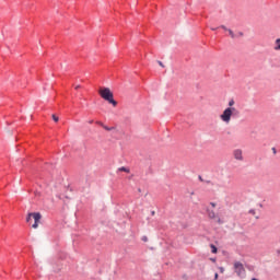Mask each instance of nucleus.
I'll return each mask as SVG.
<instances>
[{"instance_id": "11", "label": "nucleus", "mask_w": 280, "mask_h": 280, "mask_svg": "<svg viewBox=\"0 0 280 280\" xmlns=\"http://www.w3.org/2000/svg\"><path fill=\"white\" fill-rule=\"evenodd\" d=\"M211 248V253L215 254L218 253V247H215V245H210Z\"/></svg>"}, {"instance_id": "17", "label": "nucleus", "mask_w": 280, "mask_h": 280, "mask_svg": "<svg viewBox=\"0 0 280 280\" xmlns=\"http://www.w3.org/2000/svg\"><path fill=\"white\" fill-rule=\"evenodd\" d=\"M75 91H78V89H82V86L81 85H75Z\"/></svg>"}, {"instance_id": "16", "label": "nucleus", "mask_w": 280, "mask_h": 280, "mask_svg": "<svg viewBox=\"0 0 280 280\" xmlns=\"http://www.w3.org/2000/svg\"><path fill=\"white\" fill-rule=\"evenodd\" d=\"M158 65H160L162 68H165V65H163L161 61H158Z\"/></svg>"}, {"instance_id": "1", "label": "nucleus", "mask_w": 280, "mask_h": 280, "mask_svg": "<svg viewBox=\"0 0 280 280\" xmlns=\"http://www.w3.org/2000/svg\"><path fill=\"white\" fill-rule=\"evenodd\" d=\"M233 106H235V101L230 100L229 107H226L223 110V113L220 115L221 121H223V124H226V126H229V124H231L232 117H236V115H240V110H237V108H235Z\"/></svg>"}, {"instance_id": "5", "label": "nucleus", "mask_w": 280, "mask_h": 280, "mask_svg": "<svg viewBox=\"0 0 280 280\" xmlns=\"http://www.w3.org/2000/svg\"><path fill=\"white\" fill-rule=\"evenodd\" d=\"M233 156L236 161H244V152L242 151V149L234 150Z\"/></svg>"}, {"instance_id": "4", "label": "nucleus", "mask_w": 280, "mask_h": 280, "mask_svg": "<svg viewBox=\"0 0 280 280\" xmlns=\"http://www.w3.org/2000/svg\"><path fill=\"white\" fill-rule=\"evenodd\" d=\"M234 271L238 277H244V275H246V269H244V265L240 261L234 262Z\"/></svg>"}, {"instance_id": "12", "label": "nucleus", "mask_w": 280, "mask_h": 280, "mask_svg": "<svg viewBox=\"0 0 280 280\" xmlns=\"http://www.w3.org/2000/svg\"><path fill=\"white\" fill-rule=\"evenodd\" d=\"M52 119H54V121H56V122H58V121H59L58 116H56L55 114H52Z\"/></svg>"}, {"instance_id": "20", "label": "nucleus", "mask_w": 280, "mask_h": 280, "mask_svg": "<svg viewBox=\"0 0 280 280\" xmlns=\"http://www.w3.org/2000/svg\"><path fill=\"white\" fill-rule=\"evenodd\" d=\"M142 240H143V242H148V237H145V236Z\"/></svg>"}, {"instance_id": "22", "label": "nucleus", "mask_w": 280, "mask_h": 280, "mask_svg": "<svg viewBox=\"0 0 280 280\" xmlns=\"http://www.w3.org/2000/svg\"><path fill=\"white\" fill-rule=\"evenodd\" d=\"M90 124H93V120H90Z\"/></svg>"}, {"instance_id": "18", "label": "nucleus", "mask_w": 280, "mask_h": 280, "mask_svg": "<svg viewBox=\"0 0 280 280\" xmlns=\"http://www.w3.org/2000/svg\"><path fill=\"white\" fill-rule=\"evenodd\" d=\"M220 272H224V267H220Z\"/></svg>"}, {"instance_id": "10", "label": "nucleus", "mask_w": 280, "mask_h": 280, "mask_svg": "<svg viewBox=\"0 0 280 280\" xmlns=\"http://www.w3.org/2000/svg\"><path fill=\"white\" fill-rule=\"evenodd\" d=\"M119 172H126L127 174H130V168H126L125 166H121L119 168Z\"/></svg>"}, {"instance_id": "21", "label": "nucleus", "mask_w": 280, "mask_h": 280, "mask_svg": "<svg viewBox=\"0 0 280 280\" xmlns=\"http://www.w3.org/2000/svg\"><path fill=\"white\" fill-rule=\"evenodd\" d=\"M214 279H218V273L214 275Z\"/></svg>"}, {"instance_id": "23", "label": "nucleus", "mask_w": 280, "mask_h": 280, "mask_svg": "<svg viewBox=\"0 0 280 280\" xmlns=\"http://www.w3.org/2000/svg\"><path fill=\"white\" fill-rule=\"evenodd\" d=\"M211 30H212V32H214L215 28H211Z\"/></svg>"}, {"instance_id": "8", "label": "nucleus", "mask_w": 280, "mask_h": 280, "mask_svg": "<svg viewBox=\"0 0 280 280\" xmlns=\"http://www.w3.org/2000/svg\"><path fill=\"white\" fill-rule=\"evenodd\" d=\"M208 217L211 219V220H215V212L213 210H208Z\"/></svg>"}, {"instance_id": "19", "label": "nucleus", "mask_w": 280, "mask_h": 280, "mask_svg": "<svg viewBox=\"0 0 280 280\" xmlns=\"http://www.w3.org/2000/svg\"><path fill=\"white\" fill-rule=\"evenodd\" d=\"M210 205L211 207L215 208V202H211Z\"/></svg>"}, {"instance_id": "9", "label": "nucleus", "mask_w": 280, "mask_h": 280, "mask_svg": "<svg viewBox=\"0 0 280 280\" xmlns=\"http://www.w3.org/2000/svg\"><path fill=\"white\" fill-rule=\"evenodd\" d=\"M231 38H237V35H235V33H233V31L231 28L228 30Z\"/></svg>"}, {"instance_id": "6", "label": "nucleus", "mask_w": 280, "mask_h": 280, "mask_svg": "<svg viewBox=\"0 0 280 280\" xmlns=\"http://www.w3.org/2000/svg\"><path fill=\"white\" fill-rule=\"evenodd\" d=\"M273 49L275 51H280V38L276 39Z\"/></svg>"}, {"instance_id": "15", "label": "nucleus", "mask_w": 280, "mask_h": 280, "mask_svg": "<svg viewBox=\"0 0 280 280\" xmlns=\"http://www.w3.org/2000/svg\"><path fill=\"white\" fill-rule=\"evenodd\" d=\"M237 36L242 37V36H244V33L238 32V33L236 34V37H237Z\"/></svg>"}, {"instance_id": "3", "label": "nucleus", "mask_w": 280, "mask_h": 280, "mask_svg": "<svg viewBox=\"0 0 280 280\" xmlns=\"http://www.w3.org/2000/svg\"><path fill=\"white\" fill-rule=\"evenodd\" d=\"M32 218L34 219V224L32 225L33 229H38V224L40 223V212H31L27 214L26 222H31Z\"/></svg>"}, {"instance_id": "13", "label": "nucleus", "mask_w": 280, "mask_h": 280, "mask_svg": "<svg viewBox=\"0 0 280 280\" xmlns=\"http://www.w3.org/2000/svg\"><path fill=\"white\" fill-rule=\"evenodd\" d=\"M249 213H250V215H256V211H255V209H252V210H249Z\"/></svg>"}, {"instance_id": "7", "label": "nucleus", "mask_w": 280, "mask_h": 280, "mask_svg": "<svg viewBox=\"0 0 280 280\" xmlns=\"http://www.w3.org/2000/svg\"><path fill=\"white\" fill-rule=\"evenodd\" d=\"M98 126H102V128H104V130H107L110 132V130H115V127H108L106 125H103L102 122H98Z\"/></svg>"}, {"instance_id": "14", "label": "nucleus", "mask_w": 280, "mask_h": 280, "mask_svg": "<svg viewBox=\"0 0 280 280\" xmlns=\"http://www.w3.org/2000/svg\"><path fill=\"white\" fill-rule=\"evenodd\" d=\"M221 30H224L225 32H229V28H226V26L222 25Z\"/></svg>"}, {"instance_id": "2", "label": "nucleus", "mask_w": 280, "mask_h": 280, "mask_svg": "<svg viewBox=\"0 0 280 280\" xmlns=\"http://www.w3.org/2000/svg\"><path fill=\"white\" fill-rule=\"evenodd\" d=\"M98 94L105 102H108V104H112V106H117V101H115L113 92L109 88H101L98 90Z\"/></svg>"}]
</instances>
